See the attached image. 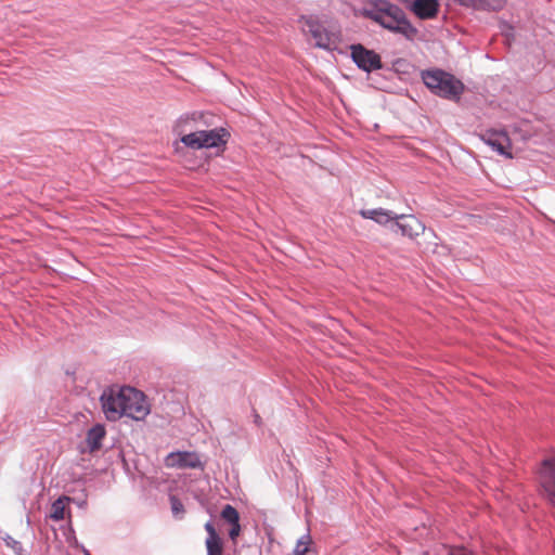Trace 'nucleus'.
<instances>
[{"label": "nucleus", "instance_id": "obj_1", "mask_svg": "<svg viewBox=\"0 0 555 555\" xmlns=\"http://www.w3.org/2000/svg\"><path fill=\"white\" fill-rule=\"evenodd\" d=\"M364 15L383 28L399 34L408 40H413L418 34L405 12L388 0H374L370 9L365 10Z\"/></svg>", "mask_w": 555, "mask_h": 555}, {"label": "nucleus", "instance_id": "obj_2", "mask_svg": "<svg viewBox=\"0 0 555 555\" xmlns=\"http://www.w3.org/2000/svg\"><path fill=\"white\" fill-rule=\"evenodd\" d=\"M422 77L426 87L442 98L459 99L464 90L460 80L440 69L425 72Z\"/></svg>", "mask_w": 555, "mask_h": 555}, {"label": "nucleus", "instance_id": "obj_3", "mask_svg": "<svg viewBox=\"0 0 555 555\" xmlns=\"http://www.w3.org/2000/svg\"><path fill=\"white\" fill-rule=\"evenodd\" d=\"M134 400V397L125 396V387H108L101 397L100 402L107 421L116 422L124 416L126 410L125 401Z\"/></svg>", "mask_w": 555, "mask_h": 555}, {"label": "nucleus", "instance_id": "obj_4", "mask_svg": "<svg viewBox=\"0 0 555 555\" xmlns=\"http://www.w3.org/2000/svg\"><path fill=\"white\" fill-rule=\"evenodd\" d=\"M228 135L223 128L201 130L182 135L181 142L193 150L219 147L225 144Z\"/></svg>", "mask_w": 555, "mask_h": 555}, {"label": "nucleus", "instance_id": "obj_5", "mask_svg": "<svg viewBox=\"0 0 555 555\" xmlns=\"http://www.w3.org/2000/svg\"><path fill=\"white\" fill-rule=\"evenodd\" d=\"M127 395L134 397L135 399L125 401L126 410L124 412V416L130 417L134 421H143L151 412V406L145 395L135 388L125 386V396Z\"/></svg>", "mask_w": 555, "mask_h": 555}, {"label": "nucleus", "instance_id": "obj_6", "mask_svg": "<svg viewBox=\"0 0 555 555\" xmlns=\"http://www.w3.org/2000/svg\"><path fill=\"white\" fill-rule=\"evenodd\" d=\"M350 50L353 62L362 70L370 73L383 67L380 56L375 51L367 50L362 44H352Z\"/></svg>", "mask_w": 555, "mask_h": 555}, {"label": "nucleus", "instance_id": "obj_7", "mask_svg": "<svg viewBox=\"0 0 555 555\" xmlns=\"http://www.w3.org/2000/svg\"><path fill=\"white\" fill-rule=\"evenodd\" d=\"M304 31L314 40V44L322 49H331L333 44L332 34L324 26L312 17L304 18Z\"/></svg>", "mask_w": 555, "mask_h": 555}, {"label": "nucleus", "instance_id": "obj_8", "mask_svg": "<svg viewBox=\"0 0 555 555\" xmlns=\"http://www.w3.org/2000/svg\"><path fill=\"white\" fill-rule=\"evenodd\" d=\"M165 465L171 468H203L199 455L193 451H176L165 457Z\"/></svg>", "mask_w": 555, "mask_h": 555}, {"label": "nucleus", "instance_id": "obj_9", "mask_svg": "<svg viewBox=\"0 0 555 555\" xmlns=\"http://www.w3.org/2000/svg\"><path fill=\"white\" fill-rule=\"evenodd\" d=\"M482 140L500 155L512 157V143L505 131L488 130L482 134Z\"/></svg>", "mask_w": 555, "mask_h": 555}, {"label": "nucleus", "instance_id": "obj_10", "mask_svg": "<svg viewBox=\"0 0 555 555\" xmlns=\"http://www.w3.org/2000/svg\"><path fill=\"white\" fill-rule=\"evenodd\" d=\"M406 9L420 20H433L439 13L440 0H411Z\"/></svg>", "mask_w": 555, "mask_h": 555}, {"label": "nucleus", "instance_id": "obj_11", "mask_svg": "<svg viewBox=\"0 0 555 555\" xmlns=\"http://www.w3.org/2000/svg\"><path fill=\"white\" fill-rule=\"evenodd\" d=\"M221 519L224 524L229 525V538L233 543H236L237 538L242 532V527L240 524V514L235 507L230 504H227L222 507L220 513Z\"/></svg>", "mask_w": 555, "mask_h": 555}, {"label": "nucleus", "instance_id": "obj_12", "mask_svg": "<svg viewBox=\"0 0 555 555\" xmlns=\"http://www.w3.org/2000/svg\"><path fill=\"white\" fill-rule=\"evenodd\" d=\"M398 217L395 225L403 236L413 238L424 233L425 225L414 216L400 215Z\"/></svg>", "mask_w": 555, "mask_h": 555}, {"label": "nucleus", "instance_id": "obj_13", "mask_svg": "<svg viewBox=\"0 0 555 555\" xmlns=\"http://www.w3.org/2000/svg\"><path fill=\"white\" fill-rule=\"evenodd\" d=\"M105 436L106 429L102 424H95L87 431L86 443L90 452H94L102 447V441Z\"/></svg>", "mask_w": 555, "mask_h": 555}, {"label": "nucleus", "instance_id": "obj_14", "mask_svg": "<svg viewBox=\"0 0 555 555\" xmlns=\"http://www.w3.org/2000/svg\"><path fill=\"white\" fill-rule=\"evenodd\" d=\"M360 215L364 219H371L379 224H386L389 221L398 220V215L393 214L390 210L376 208V209H362L360 210Z\"/></svg>", "mask_w": 555, "mask_h": 555}, {"label": "nucleus", "instance_id": "obj_15", "mask_svg": "<svg viewBox=\"0 0 555 555\" xmlns=\"http://www.w3.org/2000/svg\"><path fill=\"white\" fill-rule=\"evenodd\" d=\"M312 544V538L309 533L301 535L289 555H313L310 547Z\"/></svg>", "mask_w": 555, "mask_h": 555}, {"label": "nucleus", "instance_id": "obj_16", "mask_svg": "<svg viewBox=\"0 0 555 555\" xmlns=\"http://www.w3.org/2000/svg\"><path fill=\"white\" fill-rule=\"evenodd\" d=\"M66 501H69V498L63 496V498H59L57 500H55L52 503L50 517L53 520L60 521V520L64 519V516H65V502Z\"/></svg>", "mask_w": 555, "mask_h": 555}, {"label": "nucleus", "instance_id": "obj_17", "mask_svg": "<svg viewBox=\"0 0 555 555\" xmlns=\"http://www.w3.org/2000/svg\"><path fill=\"white\" fill-rule=\"evenodd\" d=\"M206 548L208 555H222V543L220 537L207 538Z\"/></svg>", "mask_w": 555, "mask_h": 555}, {"label": "nucleus", "instance_id": "obj_18", "mask_svg": "<svg viewBox=\"0 0 555 555\" xmlns=\"http://www.w3.org/2000/svg\"><path fill=\"white\" fill-rule=\"evenodd\" d=\"M5 545L10 547L16 555H26L23 544L13 537L5 534L2 537Z\"/></svg>", "mask_w": 555, "mask_h": 555}, {"label": "nucleus", "instance_id": "obj_19", "mask_svg": "<svg viewBox=\"0 0 555 555\" xmlns=\"http://www.w3.org/2000/svg\"><path fill=\"white\" fill-rule=\"evenodd\" d=\"M440 555H475V554L464 547H451V546H447V545H441Z\"/></svg>", "mask_w": 555, "mask_h": 555}, {"label": "nucleus", "instance_id": "obj_20", "mask_svg": "<svg viewBox=\"0 0 555 555\" xmlns=\"http://www.w3.org/2000/svg\"><path fill=\"white\" fill-rule=\"evenodd\" d=\"M170 503H171V511H172L173 515L177 517L182 516V514L184 513V506H183L182 502L179 499L171 496Z\"/></svg>", "mask_w": 555, "mask_h": 555}, {"label": "nucleus", "instance_id": "obj_21", "mask_svg": "<svg viewBox=\"0 0 555 555\" xmlns=\"http://www.w3.org/2000/svg\"><path fill=\"white\" fill-rule=\"evenodd\" d=\"M205 530L207 531L208 537L207 538H217L219 537L214 524L211 521H207L205 524Z\"/></svg>", "mask_w": 555, "mask_h": 555}]
</instances>
